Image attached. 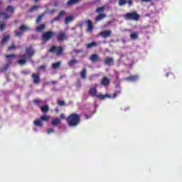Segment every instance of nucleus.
I'll return each instance as SVG.
<instances>
[{
  "label": "nucleus",
  "mask_w": 182,
  "mask_h": 182,
  "mask_svg": "<svg viewBox=\"0 0 182 182\" xmlns=\"http://www.w3.org/2000/svg\"><path fill=\"white\" fill-rule=\"evenodd\" d=\"M33 55H35V50L32 47L26 48V53L19 55L21 60L17 61L18 65L23 66L26 64V60L31 59Z\"/></svg>",
  "instance_id": "1"
},
{
  "label": "nucleus",
  "mask_w": 182,
  "mask_h": 182,
  "mask_svg": "<svg viewBox=\"0 0 182 182\" xmlns=\"http://www.w3.org/2000/svg\"><path fill=\"white\" fill-rule=\"evenodd\" d=\"M67 124L70 127H77L80 124V115L77 113H71L66 117Z\"/></svg>",
  "instance_id": "2"
},
{
  "label": "nucleus",
  "mask_w": 182,
  "mask_h": 182,
  "mask_svg": "<svg viewBox=\"0 0 182 182\" xmlns=\"http://www.w3.org/2000/svg\"><path fill=\"white\" fill-rule=\"evenodd\" d=\"M88 95L91 96L92 97H97V99H100V100H103L105 99H110L112 97V95L109 94H105V95H102V94H97V84H95L94 87H92L90 88Z\"/></svg>",
  "instance_id": "3"
},
{
  "label": "nucleus",
  "mask_w": 182,
  "mask_h": 182,
  "mask_svg": "<svg viewBox=\"0 0 182 182\" xmlns=\"http://www.w3.org/2000/svg\"><path fill=\"white\" fill-rule=\"evenodd\" d=\"M124 18L126 21H135V22H137L140 19V15L136 11L128 12L124 16Z\"/></svg>",
  "instance_id": "4"
},
{
  "label": "nucleus",
  "mask_w": 182,
  "mask_h": 182,
  "mask_svg": "<svg viewBox=\"0 0 182 182\" xmlns=\"http://www.w3.org/2000/svg\"><path fill=\"white\" fill-rule=\"evenodd\" d=\"M15 13V8L14 6L9 5L6 8V13L0 12V16H4V19H8L11 18V15H14Z\"/></svg>",
  "instance_id": "5"
},
{
  "label": "nucleus",
  "mask_w": 182,
  "mask_h": 182,
  "mask_svg": "<svg viewBox=\"0 0 182 182\" xmlns=\"http://www.w3.org/2000/svg\"><path fill=\"white\" fill-rule=\"evenodd\" d=\"M48 52H50V53H56L57 56H62V55H63V47L60 46H52Z\"/></svg>",
  "instance_id": "6"
},
{
  "label": "nucleus",
  "mask_w": 182,
  "mask_h": 182,
  "mask_svg": "<svg viewBox=\"0 0 182 182\" xmlns=\"http://www.w3.org/2000/svg\"><path fill=\"white\" fill-rule=\"evenodd\" d=\"M55 32L52 31L44 32L41 36V41H43L44 43H46V42H49V41L53 38Z\"/></svg>",
  "instance_id": "7"
},
{
  "label": "nucleus",
  "mask_w": 182,
  "mask_h": 182,
  "mask_svg": "<svg viewBox=\"0 0 182 182\" xmlns=\"http://www.w3.org/2000/svg\"><path fill=\"white\" fill-rule=\"evenodd\" d=\"M69 39V36L66 34V32L63 31H59L56 35V41L57 42H65V41H68Z\"/></svg>",
  "instance_id": "8"
},
{
  "label": "nucleus",
  "mask_w": 182,
  "mask_h": 182,
  "mask_svg": "<svg viewBox=\"0 0 182 182\" xmlns=\"http://www.w3.org/2000/svg\"><path fill=\"white\" fill-rule=\"evenodd\" d=\"M26 31H29V28L26 25L23 24V25L20 26L19 31L18 30L15 31L14 36H16L17 38H21V36H22L23 35L24 32H26Z\"/></svg>",
  "instance_id": "9"
},
{
  "label": "nucleus",
  "mask_w": 182,
  "mask_h": 182,
  "mask_svg": "<svg viewBox=\"0 0 182 182\" xmlns=\"http://www.w3.org/2000/svg\"><path fill=\"white\" fill-rule=\"evenodd\" d=\"M31 78L34 85H39V83H41V76L38 73H33L31 75Z\"/></svg>",
  "instance_id": "10"
},
{
  "label": "nucleus",
  "mask_w": 182,
  "mask_h": 182,
  "mask_svg": "<svg viewBox=\"0 0 182 182\" xmlns=\"http://www.w3.org/2000/svg\"><path fill=\"white\" fill-rule=\"evenodd\" d=\"M127 4L128 6H133V1L132 0H119V6H124Z\"/></svg>",
  "instance_id": "11"
},
{
  "label": "nucleus",
  "mask_w": 182,
  "mask_h": 182,
  "mask_svg": "<svg viewBox=\"0 0 182 182\" xmlns=\"http://www.w3.org/2000/svg\"><path fill=\"white\" fill-rule=\"evenodd\" d=\"M112 35V31L110 30H105L100 33V36L106 39V38L110 37Z\"/></svg>",
  "instance_id": "12"
},
{
  "label": "nucleus",
  "mask_w": 182,
  "mask_h": 182,
  "mask_svg": "<svg viewBox=\"0 0 182 182\" xmlns=\"http://www.w3.org/2000/svg\"><path fill=\"white\" fill-rule=\"evenodd\" d=\"M101 85L102 86H109L110 85V79L107 77H103L101 80Z\"/></svg>",
  "instance_id": "13"
},
{
  "label": "nucleus",
  "mask_w": 182,
  "mask_h": 182,
  "mask_svg": "<svg viewBox=\"0 0 182 182\" xmlns=\"http://www.w3.org/2000/svg\"><path fill=\"white\" fill-rule=\"evenodd\" d=\"M87 28V32H92L93 31V28L95 26H93V23L90 20H87L86 21Z\"/></svg>",
  "instance_id": "14"
},
{
  "label": "nucleus",
  "mask_w": 182,
  "mask_h": 182,
  "mask_svg": "<svg viewBox=\"0 0 182 182\" xmlns=\"http://www.w3.org/2000/svg\"><path fill=\"white\" fill-rule=\"evenodd\" d=\"M63 15H65V10H62L61 11H60L58 15L51 20V23H53V22H56V21H59V19H60V18H62Z\"/></svg>",
  "instance_id": "15"
},
{
  "label": "nucleus",
  "mask_w": 182,
  "mask_h": 182,
  "mask_svg": "<svg viewBox=\"0 0 182 182\" xmlns=\"http://www.w3.org/2000/svg\"><path fill=\"white\" fill-rule=\"evenodd\" d=\"M124 79V80H127L128 82H136L138 80L139 76L138 75H131L129 77H126Z\"/></svg>",
  "instance_id": "16"
},
{
  "label": "nucleus",
  "mask_w": 182,
  "mask_h": 182,
  "mask_svg": "<svg viewBox=\"0 0 182 182\" xmlns=\"http://www.w3.org/2000/svg\"><path fill=\"white\" fill-rule=\"evenodd\" d=\"M105 64L107 65L108 66H112V65H113V62H114V60H113L112 58L110 57H107L105 60Z\"/></svg>",
  "instance_id": "17"
},
{
  "label": "nucleus",
  "mask_w": 182,
  "mask_h": 182,
  "mask_svg": "<svg viewBox=\"0 0 182 182\" xmlns=\"http://www.w3.org/2000/svg\"><path fill=\"white\" fill-rule=\"evenodd\" d=\"M106 16V14H99L95 18V22H100V21H102V19H105Z\"/></svg>",
  "instance_id": "18"
},
{
  "label": "nucleus",
  "mask_w": 182,
  "mask_h": 182,
  "mask_svg": "<svg viewBox=\"0 0 182 182\" xmlns=\"http://www.w3.org/2000/svg\"><path fill=\"white\" fill-rule=\"evenodd\" d=\"M79 2H80V0H68L66 5L67 6H72V5H76L77 4H79Z\"/></svg>",
  "instance_id": "19"
},
{
  "label": "nucleus",
  "mask_w": 182,
  "mask_h": 182,
  "mask_svg": "<svg viewBox=\"0 0 182 182\" xmlns=\"http://www.w3.org/2000/svg\"><path fill=\"white\" fill-rule=\"evenodd\" d=\"M97 43L96 41H92L90 43H87L86 45V48L87 49H92V48H96V46H97Z\"/></svg>",
  "instance_id": "20"
},
{
  "label": "nucleus",
  "mask_w": 182,
  "mask_h": 182,
  "mask_svg": "<svg viewBox=\"0 0 182 182\" xmlns=\"http://www.w3.org/2000/svg\"><path fill=\"white\" fill-rule=\"evenodd\" d=\"M61 121L59 118H55L52 120V124L54 126V127H56V126H58V124H60Z\"/></svg>",
  "instance_id": "21"
},
{
  "label": "nucleus",
  "mask_w": 182,
  "mask_h": 182,
  "mask_svg": "<svg viewBox=\"0 0 182 182\" xmlns=\"http://www.w3.org/2000/svg\"><path fill=\"white\" fill-rule=\"evenodd\" d=\"M130 39L132 41H136V39H139V32H134L130 34Z\"/></svg>",
  "instance_id": "22"
},
{
  "label": "nucleus",
  "mask_w": 182,
  "mask_h": 182,
  "mask_svg": "<svg viewBox=\"0 0 182 182\" xmlns=\"http://www.w3.org/2000/svg\"><path fill=\"white\" fill-rule=\"evenodd\" d=\"M90 60L92 62H97L99 60V55L97 54H92L90 57Z\"/></svg>",
  "instance_id": "23"
},
{
  "label": "nucleus",
  "mask_w": 182,
  "mask_h": 182,
  "mask_svg": "<svg viewBox=\"0 0 182 182\" xmlns=\"http://www.w3.org/2000/svg\"><path fill=\"white\" fill-rule=\"evenodd\" d=\"M61 65H62V61H58L57 63H53L52 64V68H53V69L56 70V69H59V68H60Z\"/></svg>",
  "instance_id": "24"
},
{
  "label": "nucleus",
  "mask_w": 182,
  "mask_h": 182,
  "mask_svg": "<svg viewBox=\"0 0 182 182\" xmlns=\"http://www.w3.org/2000/svg\"><path fill=\"white\" fill-rule=\"evenodd\" d=\"M86 73H87V70L86 69V68H82L80 73L81 78L84 80L86 79Z\"/></svg>",
  "instance_id": "25"
},
{
  "label": "nucleus",
  "mask_w": 182,
  "mask_h": 182,
  "mask_svg": "<svg viewBox=\"0 0 182 182\" xmlns=\"http://www.w3.org/2000/svg\"><path fill=\"white\" fill-rule=\"evenodd\" d=\"M40 107L43 113H48V112H49V106L48 105H44Z\"/></svg>",
  "instance_id": "26"
},
{
  "label": "nucleus",
  "mask_w": 182,
  "mask_h": 182,
  "mask_svg": "<svg viewBox=\"0 0 182 182\" xmlns=\"http://www.w3.org/2000/svg\"><path fill=\"white\" fill-rule=\"evenodd\" d=\"M79 63V61L76 59H72L71 60L68 62V65L70 67L75 66V65Z\"/></svg>",
  "instance_id": "27"
},
{
  "label": "nucleus",
  "mask_w": 182,
  "mask_h": 182,
  "mask_svg": "<svg viewBox=\"0 0 182 182\" xmlns=\"http://www.w3.org/2000/svg\"><path fill=\"white\" fill-rule=\"evenodd\" d=\"M45 28H46V25L45 23H43V24L36 27V31L37 32H42V31H43V29H45Z\"/></svg>",
  "instance_id": "28"
},
{
  "label": "nucleus",
  "mask_w": 182,
  "mask_h": 182,
  "mask_svg": "<svg viewBox=\"0 0 182 182\" xmlns=\"http://www.w3.org/2000/svg\"><path fill=\"white\" fill-rule=\"evenodd\" d=\"M35 126H38V127H42L43 126V124L42 123V121L41 119H36L33 122Z\"/></svg>",
  "instance_id": "29"
},
{
  "label": "nucleus",
  "mask_w": 182,
  "mask_h": 182,
  "mask_svg": "<svg viewBox=\"0 0 182 182\" xmlns=\"http://www.w3.org/2000/svg\"><path fill=\"white\" fill-rule=\"evenodd\" d=\"M9 38H11L9 35L4 36L1 41V45H5V43L9 41Z\"/></svg>",
  "instance_id": "30"
},
{
  "label": "nucleus",
  "mask_w": 182,
  "mask_h": 182,
  "mask_svg": "<svg viewBox=\"0 0 182 182\" xmlns=\"http://www.w3.org/2000/svg\"><path fill=\"white\" fill-rule=\"evenodd\" d=\"M72 21H73V17L72 16H68L65 18V23L66 24L69 23V22H72Z\"/></svg>",
  "instance_id": "31"
},
{
  "label": "nucleus",
  "mask_w": 182,
  "mask_h": 182,
  "mask_svg": "<svg viewBox=\"0 0 182 182\" xmlns=\"http://www.w3.org/2000/svg\"><path fill=\"white\" fill-rule=\"evenodd\" d=\"M105 7L101 6L96 9L97 14H102V12H105Z\"/></svg>",
  "instance_id": "32"
},
{
  "label": "nucleus",
  "mask_w": 182,
  "mask_h": 182,
  "mask_svg": "<svg viewBox=\"0 0 182 182\" xmlns=\"http://www.w3.org/2000/svg\"><path fill=\"white\" fill-rule=\"evenodd\" d=\"M33 103L36 105V106H38V107H41V103H42V100L39 99H35L33 100Z\"/></svg>",
  "instance_id": "33"
},
{
  "label": "nucleus",
  "mask_w": 182,
  "mask_h": 182,
  "mask_svg": "<svg viewBox=\"0 0 182 182\" xmlns=\"http://www.w3.org/2000/svg\"><path fill=\"white\" fill-rule=\"evenodd\" d=\"M11 63H12L11 61H9V63L7 64H5L3 68H1V70L5 71V70H8V68H9V65H11Z\"/></svg>",
  "instance_id": "34"
},
{
  "label": "nucleus",
  "mask_w": 182,
  "mask_h": 182,
  "mask_svg": "<svg viewBox=\"0 0 182 182\" xmlns=\"http://www.w3.org/2000/svg\"><path fill=\"white\" fill-rule=\"evenodd\" d=\"M41 120L43 122H48L49 121V116L43 115L41 117Z\"/></svg>",
  "instance_id": "35"
},
{
  "label": "nucleus",
  "mask_w": 182,
  "mask_h": 182,
  "mask_svg": "<svg viewBox=\"0 0 182 182\" xmlns=\"http://www.w3.org/2000/svg\"><path fill=\"white\" fill-rule=\"evenodd\" d=\"M38 8L39 7L38 6H33L31 7L29 12H33V11H37Z\"/></svg>",
  "instance_id": "36"
},
{
  "label": "nucleus",
  "mask_w": 182,
  "mask_h": 182,
  "mask_svg": "<svg viewBox=\"0 0 182 182\" xmlns=\"http://www.w3.org/2000/svg\"><path fill=\"white\" fill-rule=\"evenodd\" d=\"M42 18H43V14L38 16L36 18V22H37V23H39V22H41V21H42Z\"/></svg>",
  "instance_id": "37"
},
{
  "label": "nucleus",
  "mask_w": 182,
  "mask_h": 182,
  "mask_svg": "<svg viewBox=\"0 0 182 182\" xmlns=\"http://www.w3.org/2000/svg\"><path fill=\"white\" fill-rule=\"evenodd\" d=\"M6 25L5 23L4 22H0V31H4V29H5L6 28Z\"/></svg>",
  "instance_id": "38"
},
{
  "label": "nucleus",
  "mask_w": 182,
  "mask_h": 182,
  "mask_svg": "<svg viewBox=\"0 0 182 182\" xmlns=\"http://www.w3.org/2000/svg\"><path fill=\"white\" fill-rule=\"evenodd\" d=\"M58 106H60V107L65 106V101H63V100H59V101L58 102Z\"/></svg>",
  "instance_id": "39"
},
{
  "label": "nucleus",
  "mask_w": 182,
  "mask_h": 182,
  "mask_svg": "<svg viewBox=\"0 0 182 182\" xmlns=\"http://www.w3.org/2000/svg\"><path fill=\"white\" fill-rule=\"evenodd\" d=\"M6 59H11V58H15V54H9L6 55Z\"/></svg>",
  "instance_id": "40"
},
{
  "label": "nucleus",
  "mask_w": 182,
  "mask_h": 182,
  "mask_svg": "<svg viewBox=\"0 0 182 182\" xmlns=\"http://www.w3.org/2000/svg\"><path fill=\"white\" fill-rule=\"evenodd\" d=\"M38 69H39L40 70H46V65H41V66L38 68Z\"/></svg>",
  "instance_id": "41"
},
{
  "label": "nucleus",
  "mask_w": 182,
  "mask_h": 182,
  "mask_svg": "<svg viewBox=\"0 0 182 182\" xmlns=\"http://www.w3.org/2000/svg\"><path fill=\"white\" fill-rule=\"evenodd\" d=\"M50 133H55V129L51 128V129H49L47 130V134H50Z\"/></svg>",
  "instance_id": "42"
},
{
  "label": "nucleus",
  "mask_w": 182,
  "mask_h": 182,
  "mask_svg": "<svg viewBox=\"0 0 182 182\" xmlns=\"http://www.w3.org/2000/svg\"><path fill=\"white\" fill-rule=\"evenodd\" d=\"M9 50H12L13 49H16V46L15 45H11L8 48Z\"/></svg>",
  "instance_id": "43"
},
{
  "label": "nucleus",
  "mask_w": 182,
  "mask_h": 182,
  "mask_svg": "<svg viewBox=\"0 0 182 182\" xmlns=\"http://www.w3.org/2000/svg\"><path fill=\"white\" fill-rule=\"evenodd\" d=\"M21 73H23V75H29V71H28V70H23V71H21Z\"/></svg>",
  "instance_id": "44"
},
{
  "label": "nucleus",
  "mask_w": 182,
  "mask_h": 182,
  "mask_svg": "<svg viewBox=\"0 0 182 182\" xmlns=\"http://www.w3.org/2000/svg\"><path fill=\"white\" fill-rule=\"evenodd\" d=\"M75 53H82V52H83V50H75Z\"/></svg>",
  "instance_id": "45"
},
{
  "label": "nucleus",
  "mask_w": 182,
  "mask_h": 182,
  "mask_svg": "<svg viewBox=\"0 0 182 182\" xmlns=\"http://www.w3.org/2000/svg\"><path fill=\"white\" fill-rule=\"evenodd\" d=\"M60 119H65L66 118V117L65 116V114H61L60 115Z\"/></svg>",
  "instance_id": "46"
},
{
  "label": "nucleus",
  "mask_w": 182,
  "mask_h": 182,
  "mask_svg": "<svg viewBox=\"0 0 182 182\" xmlns=\"http://www.w3.org/2000/svg\"><path fill=\"white\" fill-rule=\"evenodd\" d=\"M113 99H116L117 97V93L114 92L112 95Z\"/></svg>",
  "instance_id": "47"
},
{
  "label": "nucleus",
  "mask_w": 182,
  "mask_h": 182,
  "mask_svg": "<svg viewBox=\"0 0 182 182\" xmlns=\"http://www.w3.org/2000/svg\"><path fill=\"white\" fill-rule=\"evenodd\" d=\"M152 0H141V2H151Z\"/></svg>",
  "instance_id": "48"
},
{
  "label": "nucleus",
  "mask_w": 182,
  "mask_h": 182,
  "mask_svg": "<svg viewBox=\"0 0 182 182\" xmlns=\"http://www.w3.org/2000/svg\"><path fill=\"white\" fill-rule=\"evenodd\" d=\"M51 84H53V85H57L58 81H51Z\"/></svg>",
  "instance_id": "49"
},
{
  "label": "nucleus",
  "mask_w": 182,
  "mask_h": 182,
  "mask_svg": "<svg viewBox=\"0 0 182 182\" xmlns=\"http://www.w3.org/2000/svg\"><path fill=\"white\" fill-rule=\"evenodd\" d=\"M95 77L93 76V75H91L90 77V82H92V80H93V78H94Z\"/></svg>",
  "instance_id": "50"
},
{
  "label": "nucleus",
  "mask_w": 182,
  "mask_h": 182,
  "mask_svg": "<svg viewBox=\"0 0 182 182\" xmlns=\"http://www.w3.org/2000/svg\"><path fill=\"white\" fill-rule=\"evenodd\" d=\"M122 93V90H119L117 92V95H121Z\"/></svg>",
  "instance_id": "51"
},
{
  "label": "nucleus",
  "mask_w": 182,
  "mask_h": 182,
  "mask_svg": "<svg viewBox=\"0 0 182 182\" xmlns=\"http://www.w3.org/2000/svg\"><path fill=\"white\" fill-rule=\"evenodd\" d=\"M85 117L86 119H90V117L89 115H87V114H85Z\"/></svg>",
  "instance_id": "52"
},
{
  "label": "nucleus",
  "mask_w": 182,
  "mask_h": 182,
  "mask_svg": "<svg viewBox=\"0 0 182 182\" xmlns=\"http://www.w3.org/2000/svg\"><path fill=\"white\" fill-rule=\"evenodd\" d=\"M2 4V0H0V6Z\"/></svg>",
  "instance_id": "53"
},
{
  "label": "nucleus",
  "mask_w": 182,
  "mask_h": 182,
  "mask_svg": "<svg viewBox=\"0 0 182 182\" xmlns=\"http://www.w3.org/2000/svg\"><path fill=\"white\" fill-rule=\"evenodd\" d=\"M39 1V0H34V2H38Z\"/></svg>",
  "instance_id": "54"
},
{
  "label": "nucleus",
  "mask_w": 182,
  "mask_h": 182,
  "mask_svg": "<svg viewBox=\"0 0 182 182\" xmlns=\"http://www.w3.org/2000/svg\"><path fill=\"white\" fill-rule=\"evenodd\" d=\"M166 76H168V74H167Z\"/></svg>",
  "instance_id": "55"
}]
</instances>
